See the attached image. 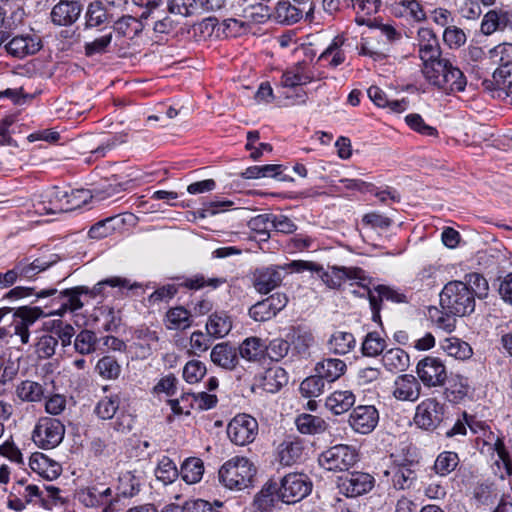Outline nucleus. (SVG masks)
<instances>
[{"instance_id":"obj_1","label":"nucleus","mask_w":512,"mask_h":512,"mask_svg":"<svg viewBox=\"0 0 512 512\" xmlns=\"http://www.w3.org/2000/svg\"><path fill=\"white\" fill-rule=\"evenodd\" d=\"M442 310L454 316L463 317L475 309V300L463 281H450L442 289L440 295Z\"/></svg>"},{"instance_id":"obj_2","label":"nucleus","mask_w":512,"mask_h":512,"mask_svg":"<svg viewBox=\"0 0 512 512\" xmlns=\"http://www.w3.org/2000/svg\"><path fill=\"white\" fill-rule=\"evenodd\" d=\"M426 79L446 93L463 92L467 85L464 73L446 57L424 73Z\"/></svg>"},{"instance_id":"obj_3","label":"nucleus","mask_w":512,"mask_h":512,"mask_svg":"<svg viewBox=\"0 0 512 512\" xmlns=\"http://www.w3.org/2000/svg\"><path fill=\"white\" fill-rule=\"evenodd\" d=\"M256 473L254 465L245 457H234L219 469L220 482L229 489L248 487Z\"/></svg>"},{"instance_id":"obj_4","label":"nucleus","mask_w":512,"mask_h":512,"mask_svg":"<svg viewBox=\"0 0 512 512\" xmlns=\"http://www.w3.org/2000/svg\"><path fill=\"white\" fill-rule=\"evenodd\" d=\"M358 457L355 447L337 444L324 450L318 457V463L325 470L344 472L357 463Z\"/></svg>"},{"instance_id":"obj_5","label":"nucleus","mask_w":512,"mask_h":512,"mask_svg":"<svg viewBox=\"0 0 512 512\" xmlns=\"http://www.w3.org/2000/svg\"><path fill=\"white\" fill-rule=\"evenodd\" d=\"M317 276L329 289L340 290L346 281H356L358 284L365 285V271L360 267L329 266L325 270L321 265Z\"/></svg>"},{"instance_id":"obj_6","label":"nucleus","mask_w":512,"mask_h":512,"mask_svg":"<svg viewBox=\"0 0 512 512\" xmlns=\"http://www.w3.org/2000/svg\"><path fill=\"white\" fill-rule=\"evenodd\" d=\"M418 379L427 388H437L445 385L448 375L442 359L436 356H425L416 365Z\"/></svg>"},{"instance_id":"obj_7","label":"nucleus","mask_w":512,"mask_h":512,"mask_svg":"<svg viewBox=\"0 0 512 512\" xmlns=\"http://www.w3.org/2000/svg\"><path fill=\"white\" fill-rule=\"evenodd\" d=\"M65 434L63 423L55 418L43 417L34 428L32 439L43 449H52L58 446Z\"/></svg>"},{"instance_id":"obj_8","label":"nucleus","mask_w":512,"mask_h":512,"mask_svg":"<svg viewBox=\"0 0 512 512\" xmlns=\"http://www.w3.org/2000/svg\"><path fill=\"white\" fill-rule=\"evenodd\" d=\"M417 41L418 54L423 62V73L447 57L443 55L439 40L432 29L420 28L417 33Z\"/></svg>"},{"instance_id":"obj_9","label":"nucleus","mask_w":512,"mask_h":512,"mask_svg":"<svg viewBox=\"0 0 512 512\" xmlns=\"http://www.w3.org/2000/svg\"><path fill=\"white\" fill-rule=\"evenodd\" d=\"M445 409L435 398L424 399L416 407L414 422L423 430L433 431L445 420Z\"/></svg>"},{"instance_id":"obj_10","label":"nucleus","mask_w":512,"mask_h":512,"mask_svg":"<svg viewBox=\"0 0 512 512\" xmlns=\"http://www.w3.org/2000/svg\"><path fill=\"white\" fill-rule=\"evenodd\" d=\"M374 484V477L361 471L350 472L337 479L339 493L348 498H355L370 492Z\"/></svg>"},{"instance_id":"obj_11","label":"nucleus","mask_w":512,"mask_h":512,"mask_svg":"<svg viewBox=\"0 0 512 512\" xmlns=\"http://www.w3.org/2000/svg\"><path fill=\"white\" fill-rule=\"evenodd\" d=\"M258 434L257 420L247 414L235 416L227 427V435L230 440L239 446H245L253 442Z\"/></svg>"},{"instance_id":"obj_12","label":"nucleus","mask_w":512,"mask_h":512,"mask_svg":"<svg viewBox=\"0 0 512 512\" xmlns=\"http://www.w3.org/2000/svg\"><path fill=\"white\" fill-rule=\"evenodd\" d=\"M283 503H295L307 496L312 488L311 482L303 474L292 473L278 483Z\"/></svg>"},{"instance_id":"obj_13","label":"nucleus","mask_w":512,"mask_h":512,"mask_svg":"<svg viewBox=\"0 0 512 512\" xmlns=\"http://www.w3.org/2000/svg\"><path fill=\"white\" fill-rule=\"evenodd\" d=\"M66 188L50 187L35 196L33 207L39 215H49L65 212Z\"/></svg>"},{"instance_id":"obj_14","label":"nucleus","mask_w":512,"mask_h":512,"mask_svg":"<svg viewBox=\"0 0 512 512\" xmlns=\"http://www.w3.org/2000/svg\"><path fill=\"white\" fill-rule=\"evenodd\" d=\"M418 463L408 459H395L386 475L391 476V483L396 490H410L417 481L416 468Z\"/></svg>"},{"instance_id":"obj_15","label":"nucleus","mask_w":512,"mask_h":512,"mask_svg":"<svg viewBox=\"0 0 512 512\" xmlns=\"http://www.w3.org/2000/svg\"><path fill=\"white\" fill-rule=\"evenodd\" d=\"M379 422V412L373 405H359L349 415L351 428L359 434H369Z\"/></svg>"},{"instance_id":"obj_16","label":"nucleus","mask_w":512,"mask_h":512,"mask_svg":"<svg viewBox=\"0 0 512 512\" xmlns=\"http://www.w3.org/2000/svg\"><path fill=\"white\" fill-rule=\"evenodd\" d=\"M58 260L59 257L56 254H51L48 257H39L32 261L30 258H23L16 262L14 266L17 270L19 281H31L34 280L39 273L57 263Z\"/></svg>"},{"instance_id":"obj_17","label":"nucleus","mask_w":512,"mask_h":512,"mask_svg":"<svg viewBox=\"0 0 512 512\" xmlns=\"http://www.w3.org/2000/svg\"><path fill=\"white\" fill-rule=\"evenodd\" d=\"M42 47L41 40L36 35H17L5 44L7 53L15 58L23 59L34 55Z\"/></svg>"},{"instance_id":"obj_18","label":"nucleus","mask_w":512,"mask_h":512,"mask_svg":"<svg viewBox=\"0 0 512 512\" xmlns=\"http://www.w3.org/2000/svg\"><path fill=\"white\" fill-rule=\"evenodd\" d=\"M420 380L411 374L396 377L393 384V396L400 401L415 402L421 394Z\"/></svg>"},{"instance_id":"obj_19","label":"nucleus","mask_w":512,"mask_h":512,"mask_svg":"<svg viewBox=\"0 0 512 512\" xmlns=\"http://www.w3.org/2000/svg\"><path fill=\"white\" fill-rule=\"evenodd\" d=\"M81 12L80 2L61 0L52 8L51 21L58 26H70L78 20Z\"/></svg>"},{"instance_id":"obj_20","label":"nucleus","mask_w":512,"mask_h":512,"mask_svg":"<svg viewBox=\"0 0 512 512\" xmlns=\"http://www.w3.org/2000/svg\"><path fill=\"white\" fill-rule=\"evenodd\" d=\"M283 280L282 270L277 267L256 269L253 275V286L257 292L267 294L278 287Z\"/></svg>"},{"instance_id":"obj_21","label":"nucleus","mask_w":512,"mask_h":512,"mask_svg":"<svg viewBox=\"0 0 512 512\" xmlns=\"http://www.w3.org/2000/svg\"><path fill=\"white\" fill-rule=\"evenodd\" d=\"M238 350L237 347L230 342H221L216 344L210 353L211 361L225 370H234L238 363Z\"/></svg>"},{"instance_id":"obj_22","label":"nucleus","mask_w":512,"mask_h":512,"mask_svg":"<svg viewBox=\"0 0 512 512\" xmlns=\"http://www.w3.org/2000/svg\"><path fill=\"white\" fill-rule=\"evenodd\" d=\"M446 382L443 392L445 399L453 404L462 403L467 398L470 391L468 378L461 374L451 373Z\"/></svg>"},{"instance_id":"obj_23","label":"nucleus","mask_w":512,"mask_h":512,"mask_svg":"<svg viewBox=\"0 0 512 512\" xmlns=\"http://www.w3.org/2000/svg\"><path fill=\"white\" fill-rule=\"evenodd\" d=\"M30 468L48 480L56 479L62 472L61 465L41 452H35L29 459Z\"/></svg>"},{"instance_id":"obj_24","label":"nucleus","mask_w":512,"mask_h":512,"mask_svg":"<svg viewBox=\"0 0 512 512\" xmlns=\"http://www.w3.org/2000/svg\"><path fill=\"white\" fill-rule=\"evenodd\" d=\"M347 370L346 363L338 358H324L319 361L314 368L324 382L333 383L341 378Z\"/></svg>"},{"instance_id":"obj_25","label":"nucleus","mask_w":512,"mask_h":512,"mask_svg":"<svg viewBox=\"0 0 512 512\" xmlns=\"http://www.w3.org/2000/svg\"><path fill=\"white\" fill-rule=\"evenodd\" d=\"M282 496L275 481H268L254 498L255 507L263 512L271 511L279 502Z\"/></svg>"},{"instance_id":"obj_26","label":"nucleus","mask_w":512,"mask_h":512,"mask_svg":"<svg viewBox=\"0 0 512 512\" xmlns=\"http://www.w3.org/2000/svg\"><path fill=\"white\" fill-rule=\"evenodd\" d=\"M84 291V287H75L66 289L55 298L53 302L59 304V308L55 311H50L49 314L63 315L67 311L74 312L82 308L83 303L80 300V294Z\"/></svg>"},{"instance_id":"obj_27","label":"nucleus","mask_w":512,"mask_h":512,"mask_svg":"<svg viewBox=\"0 0 512 512\" xmlns=\"http://www.w3.org/2000/svg\"><path fill=\"white\" fill-rule=\"evenodd\" d=\"M314 80V73L306 63H297L295 66L283 73L281 84L283 87L293 88L306 85Z\"/></svg>"},{"instance_id":"obj_28","label":"nucleus","mask_w":512,"mask_h":512,"mask_svg":"<svg viewBox=\"0 0 512 512\" xmlns=\"http://www.w3.org/2000/svg\"><path fill=\"white\" fill-rule=\"evenodd\" d=\"M232 329V319L225 311H215L209 315L206 331L214 339L224 338Z\"/></svg>"},{"instance_id":"obj_29","label":"nucleus","mask_w":512,"mask_h":512,"mask_svg":"<svg viewBox=\"0 0 512 512\" xmlns=\"http://www.w3.org/2000/svg\"><path fill=\"white\" fill-rule=\"evenodd\" d=\"M440 349L448 356L465 361L473 356L470 344L458 337H447L439 342Z\"/></svg>"},{"instance_id":"obj_30","label":"nucleus","mask_w":512,"mask_h":512,"mask_svg":"<svg viewBox=\"0 0 512 512\" xmlns=\"http://www.w3.org/2000/svg\"><path fill=\"white\" fill-rule=\"evenodd\" d=\"M142 475L139 471L121 472L117 483V497L130 498L137 495L140 491Z\"/></svg>"},{"instance_id":"obj_31","label":"nucleus","mask_w":512,"mask_h":512,"mask_svg":"<svg viewBox=\"0 0 512 512\" xmlns=\"http://www.w3.org/2000/svg\"><path fill=\"white\" fill-rule=\"evenodd\" d=\"M124 224L125 219L121 215L107 217L92 225L88 235L91 239L100 240L111 235L114 231L122 229Z\"/></svg>"},{"instance_id":"obj_32","label":"nucleus","mask_w":512,"mask_h":512,"mask_svg":"<svg viewBox=\"0 0 512 512\" xmlns=\"http://www.w3.org/2000/svg\"><path fill=\"white\" fill-rule=\"evenodd\" d=\"M380 6V0H348V8L354 10L358 25H370V17L378 12Z\"/></svg>"},{"instance_id":"obj_33","label":"nucleus","mask_w":512,"mask_h":512,"mask_svg":"<svg viewBox=\"0 0 512 512\" xmlns=\"http://www.w3.org/2000/svg\"><path fill=\"white\" fill-rule=\"evenodd\" d=\"M494 450L495 456H493V472L503 480L512 474V461L502 440H496L494 444Z\"/></svg>"},{"instance_id":"obj_34","label":"nucleus","mask_w":512,"mask_h":512,"mask_svg":"<svg viewBox=\"0 0 512 512\" xmlns=\"http://www.w3.org/2000/svg\"><path fill=\"white\" fill-rule=\"evenodd\" d=\"M355 403V395L350 390H337L331 393L325 402L326 407L335 415L347 412Z\"/></svg>"},{"instance_id":"obj_35","label":"nucleus","mask_w":512,"mask_h":512,"mask_svg":"<svg viewBox=\"0 0 512 512\" xmlns=\"http://www.w3.org/2000/svg\"><path fill=\"white\" fill-rule=\"evenodd\" d=\"M241 358L257 362L265 357L266 343L258 337L246 338L237 348Z\"/></svg>"},{"instance_id":"obj_36","label":"nucleus","mask_w":512,"mask_h":512,"mask_svg":"<svg viewBox=\"0 0 512 512\" xmlns=\"http://www.w3.org/2000/svg\"><path fill=\"white\" fill-rule=\"evenodd\" d=\"M381 361L386 370L396 373L409 367L410 357L401 348H391L383 353Z\"/></svg>"},{"instance_id":"obj_37","label":"nucleus","mask_w":512,"mask_h":512,"mask_svg":"<svg viewBox=\"0 0 512 512\" xmlns=\"http://www.w3.org/2000/svg\"><path fill=\"white\" fill-rule=\"evenodd\" d=\"M295 424L300 433L307 435L321 434L328 427L327 422L322 417L308 413L299 415L295 420Z\"/></svg>"},{"instance_id":"obj_38","label":"nucleus","mask_w":512,"mask_h":512,"mask_svg":"<svg viewBox=\"0 0 512 512\" xmlns=\"http://www.w3.org/2000/svg\"><path fill=\"white\" fill-rule=\"evenodd\" d=\"M356 345L355 337L350 332L335 331L328 340V349L336 355L351 352Z\"/></svg>"},{"instance_id":"obj_39","label":"nucleus","mask_w":512,"mask_h":512,"mask_svg":"<svg viewBox=\"0 0 512 512\" xmlns=\"http://www.w3.org/2000/svg\"><path fill=\"white\" fill-rule=\"evenodd\" d=\"M146 26H150V23L142 20L141 15L139 18L133 16H123L115 22V30L130 39L138 36Z\"/></svg>"},{"instance_id":"obj_40","label":"nucleus","mask_w":512,"mask_h":512,"mask_svg":"<svg viewBox=\"0 0 512 512\" xmlns=\"http://www.w3.org/2000/svg\"><path fill=\"white\" fill-rule=\"evenodd\" d=\"M16 395L23 402H40L45 398V388L38 382L23 380L16 387Z\"/></svg>"},{"instance_id":"obj_41","label":"nucleus","mask_w":512,"mask_h":512,"mask_svg":"<svg viewBox=\"0 0 512 512\" xmlns=\"http://www.w3.org/2000/svg\"><path fill=\"white\" fill-rule=\"evenodd\" d=\"M288 383V374L282 367L267 369L263 376L262 387L266 392L276 393Z\"/></svg>"},{"instance_id":"obj_42","label":"nucleus","mask_w":512,"mask_h":512,"mask_svg":"<svg viewBox=\"0 0 512 512\" xmlns=\"http://www.w3.org/2000/svg\"><path fill=\"white\" fill-rule=\"evenodd\" d=\"M303 17V10L289 1H279L274 10L275 20L282 25H293Z\"/></svg>"},{"instance_id":"obj_43","label":"nucleus","mask_w":512,"mask_h":512,"mask_svg":"<svg viewBox=\"0 0 512 512\" xmlns=\"http://www.w3.org/2000/svg\"><path fill=\"white\" fill-rule=\"evenodd\" d=\"M290 346L298 354H306L309 348L314 344V336L312 332L303 327H293L291 332L287 335Z\"/></svg>"},{"instance_id":"obj_44","label":"nucleus","mask_w":512,"mask_h":512,"mask_svg":"<svg viewBox=\"0 0 512 512\" xmlns=\"http://www.w3.org/2000/svg\"><path fill=\"white\" fill-rule=\"evenodd\" d=\"M135 344L142 350V356L146 357L151 354L152 350L157 349L159 335L157 331L148 327H140L133 333Z\"/></svg>"},{"instance_id":"obj_45","label":"nucleus","mask_w":512,"mask_h":512,"mask_svg":"<svg viewBox=\"0 0 512 512\" xmlns=\"http://www.w3.org/2000/svg\"><path fill=\"white\" fill-rule=\"evenodd\" d=\"M302 452L300 441L286 440L278 446V460L284 466H291L300 460Z\"/></svg>"},{"instance_id":"obj_46","label":"nucleus","mask_w":512,"mask_h":512,"mask_svg":"<svg viewBox=\"0 0 512 512\" xmlns=\"http://www.w3.org/2000/svg\"><path fill=\"white\" fill-rule=\"evenodd\" d=\"M149 23L157 38L175 33L179 25L178 21L174 20L172 16L163 11H161V14H151Z\"/></svg>"},{"instance_id":"obj_47","label":"nucleus","mask_w":512,"mask_h":512,"mask_svg":"<svg viewBox=\"0 0 512 512\" xmlns=\"http://www.w3.org/2000/svg\"><path fill=\"white\" fill-rule=\"evenodd\" d=\"M344 38L336 36L329 46L321 53L319 60L327 61L328 65L332 68H336L346 59L345 52L342 49L344 45Z\"/></svg>"},{"instance_id":"obj_48","label":"nucleus","mask_w":512,"mask_h":512,"mask_svg":"<svg viewBox=\"0 0 512 512\" xmlns=\"http://www.w3.org/2000/svg\"><path fill=\"white\" fill-rule=\"evenodd\" d=\"M165 323L169 330L186 329L191 325V313L182 306L170 308L166 313Z\"/></svg>"},{"instance_id":"obj_49","label":"nucleus","mask_w":512,"mask_h":512,"mask_svg":"<svg viewBox=\"0 0 512 512\" xmlns=\"http://www.w3.org/2000/svg\"><path fill=\"white\" fill-rule=\"evenodd\" d=\"M395 15L406 17L415 22L426 19V13L418 0H401L394 7Z\"/></svg>"},{"instance_id":"obj_50","label":"nucleus","mask_w":512,"mask_h":512,"mask_svg":"<svg viewBox=\"0 0 512 512\" xmlns=\"http://www.w3.org/2000/svg\"><path fill=\"white\" fill-rule=\"evenodd\" d=\"M204 474V464L200 458H187L181 465L180 475L187 484L198 483Z\"/></svg>"},{"instance_id":"obj_51","label":"nucleus","mask_w":512,"mask_h":512,"mask_svg":"<svg viewBox=\"0 0 512 512\" xmlns=\"http://www.w3.org/2000/svg\"><path fill=\"white\" fill-rule=\"evenodd\" d=\"M473 498L482 505H491L498 498L496 485L488 480L478 481L473 487Z\"/></svg>"},{"instance_id":"obj_52","label":"nucleus","mask_w":512,"mask_h":512,"mask_svg":"<svg viewBox=\"0 0 512 512\" xmlns=\"http://www.w3.org/2000/svg\"><path fill=\"white\" fill-rule=\"evenodd\" d=\"M492 53L494 56L499 57L500 68L494 72V77L500 75L501 77L511 76L512 72V44L504 43L496 46Z\"/></svg>"},{"instance_id":"obj_53","label":"nucleus","mask_w":512,"mask_h":512,"mask_svg":"<svg viewBox=\"0 0 512 512\" xmlns=\"http://www.w3.org/2000/svg\"><path fill=\"white\" fill-rule=\"evenodd\" d=\"M459 461L456 452L443 451L437 456L433 469L437 475L444 477L457 468Z\"/></svg>"},{"instance_id":"obj_54","label":"nucleus","mask_w":512,"mask_h":512,"mask_svg":"<svg viewBox=\"0 0 512 512\" xmlns=\"http://www.w3.org/2000/svg\"><path fill=\"white\" fill-rule=\"evenodd\" d=\"M386 340L380 336L376 331L369 332L365 337L361 345V351L364 356L376 357L383 355L386 348Z\"/></svg>"},{"instance_id":"obj_55","label":"nucleus","mask_w":512,"mask_h":512,"mask_svg":"<svg viewBox=\"0 0 512 512\" xmlns=\"http://www.w3.org/2000/svg\"><path fill=\"white\" fill-rule=\"evenodd\" d=\"M226 283V278L223 277H212L207 278L203 274H196L190 278H186L179 286L185 287L190 290H199L204 287H210L217 289L221 285Z\"/></svg>"},{"instance_id":"obj_56","label":"nucleus","mask_w":512,"mask_h":512,"mask_svg":"<svg viewBox=\"0 0 512 512\" xmlns=\"http://www.w3.org/2000/svg\"><path fill=\"white\" fill-rule=\"evenodd\" d=\"M92 199V194L87 189L66 188L65 212L73 211L86 205Z\"/></svg>"},{"instance_id":"obj_57","label":"nucleus","mask_w":512,"mask_h":512,"mask_svg":"<svg viewBox=\"0 0 512 512\" xmlns=\"http://www.w3.org/2000/svg\"><path fill=\"white\" fill-rule=\"evenodd\" d=\"M106 287L118 288L119 290H130L134 287V285L131 284L130 280H128L127 278L119 276L108 277L94 285V287L91 290L92 296H105L104 290Z\"/></svg>"},{"instance_id":"obj_58","label":"nucleus","mask_w":512,"mask_h":512,"mask_svg":"<svg viewBox=\"0 0 512 512\" xmlns=\"http://www.w3.org/2000/svg\"><path fill=\"white\" fill-rule=\"evenodd\" d=\"M178 475L176 464L169 457H162L155 469L156 478L167 485L174 482Z\"/></svg>"},{"instance_id":"obj_59","label":"nucleus","mask_w":512,"mask_h":512,"mask_svg":"<svg viewBox=\"0 0 512 512\" xmlns=\"http://www.w3.org/2000/svg\"><path fill=\"white\" fill-rule=\"evenodd\" d=\"M465 284H467L473 298L484 299L488 295L489 285L485 277L479 273L473 272L465 275Z\"/></svg>"},{"instance_id":"obj_60","label":"nucleus","mask_w":512,"mask_h":512,"mask_svg":"<svg viewBox=\"0 0 512 512\" xmlns=\"http://www.w3.org/2000/svg\"><path fill=\"white\" fill-rule=\"evenodd\" d=\"M97 343L98 339L93 331L82 330L75 337L74 348L78 353L88 355L96 350Z\"/></svg>"},{"instance_id":"obj_61","label":"nucleus","mask_w":512,"mask_h":512,"mask_svg":"<svg viewBox=\"0 0 512 512\" xmlns=\"http://www.w3.org/2000/svg\"><path fill=\"white\" fill-rule=\"evenodd\" d=\"M194 33L202 40H207L213 36L220 37L221 26L216 17L204 18L193 26Z\"/></svg>"},{"instance_id":"obj_62","label":"nucleus","mask_w":512,"mask_h":512,"mask_svg":"<svg viewBox=\"0 0 512 512\" xmlns=\"http://www.w3.org/2000/svg\"><path fill=\"white\" fill-rule=\"evenodd\" d=\"M96 371L104 379H116L120 375L121 366L115 357L107 355L98 360Z\"/></svg>"},{"instance_id":"obj_63","label":"nucleus","mask_w":512,"mask_h":512,"mask_svg":"<svg viewBox=\"0 0 512 512\" xmlns=\"http://www.w3.org/2000/svg\"><path fill=\"white\" fill-rule=\"evenodd\" d=\"M58 346V338L53 334H44L38 338L35 344V352L40 359L51 358Z\"/></svg>"},{"instance_id":"obj_64","label":"nucleus","mask_w":512,"mask_h":512,"mask_svg":"<svg viewBox=\"0 0 512 512\" xmlns=\"http://www.w3.org/2000/svg\"><path fill=\"white\" fill-rule=\"evenodd\" d=\"M43 315L40 307L22 306L14 311V320L30 328Z\"/></svg>"}]
</instances>
